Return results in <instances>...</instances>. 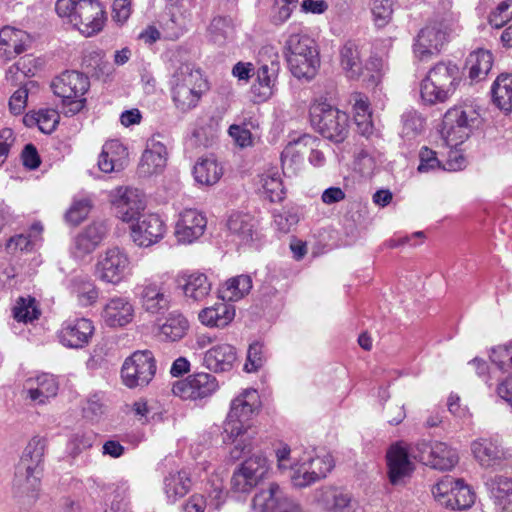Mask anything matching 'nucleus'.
Listing matches in <instances>:
<instances>
[{
    "instance_id": "nucleus-20",
    "label": "nucleus",
    "mask_w": 512,
    "mask_h": 512,
    "mask_svg": "<svg viewBox=\"0 0 512 512\" xmlns=\"http://www.w3.org/2000/svg\"><path fill=\"white\" fill-rule=\"evenodd\" d=\"M386 461L388 478L393 485L402 483L414 470L413 463L409 459V449L402 441L389 447L386 453Z\"/></svg>"
},
{
    "instance_id": "nucleus-18",
    "label": "nucleus",
    "mask_w": 512,
    "mask_h": 512,
    "mask_svg": "<svg viewBox=\"0 0 512 512\" xmlns=\"http://www.w3.org/2000/svg\"><path fill=\"white\" fill-rule=\"evenodd\" d=\"M166 232V225L158 214L142 215L131 225L133 242L140 247H150L158 243Z\"/></svg>"
},
{
    "instance_id": "nucleus-53",
    "label": "nucleus",
    "mask_w": 512,
    "mask_h": 512,
    "mask_svg": "<svg viewBox=\"0 0 512 512\" xmlns=\"http://www.w3.org/2000/svg\"><path fill=\"white\" fill-rule=\"evenodd\" d=\"M302 458L304 459V461L307 462V465L312 470V472H323L320 475H315L317 480L326 477V475L334 467L333 459L330 455H326L323 457H312L310 454L304 453V456Z\"/></svg>"
},
{
    "instance_id": "nucleus-49",
    "label": "nucleus",
    "mask_w": 512,
    "mask_h": 512,
    "mask_svg": "<svg viewBox=\"0 0 512 512\" xmlns=\"http://www.w3.org/2000/svg\"><path fill=\"white\" fill-rule=\"evenodd\" d=\"M261 182L263 192L270 202H280L284 199L285 189L277 173L263 175Z\"/></svg>"
},
{
    "instance_id": "nucleus-59",
    "label": "nucleus",
    "mask_w": 512,
    "mask_h": 512,
    "mask_svg": "<svg viewBox=\"0 0 512 512\" xmlns=\"http://www.w3.org/2000/svg\"><path fill=\"white\" fill-rule=\"evenodd\" d=\"M372 15L377 26H385L392 16V8L389 0H375L372 7Z\"/></svg>"
},
{
    "instance_id": "nucleus-41",
    "label": "nucleus",
    "mask_w": 512,
    "mask_h": 512,
    "mask_svg": "<svg viewBox=\"0 0 512 512\" xmlns=\"http://www.w3.org/2000/svg\"><path fill=\"white\" fill-rule=\"evenodd\" d=\"M252 288V279L248 275H238L228 279L219 290L220 298L229 302L238 301Z\"/></svg>"
},
{
    "instance_id": "nucleus-11",
    "label": "nucleus",
    "mask_w": 512,
    "mask_h": 512,
    "mask_svg": "<svg viewBox=\"0 0 512 512\" xmlns=\"http://www.w3.org/2000/svg\"><path fill=\"white\" fill-rule=\"evenodd\" d=\"M474 115L475 111L472 108L463 106H454L446 111L442 120L441 135L449 146L460 145L469 137Z\"/></svg>"
},
{
    "instance_id": "nucleus-15",
    "label": "nucleus",
    "mask_w": 512,
    "mask_h": 512,
    "mask_svg": "<svg viewBox=\"0 0 512 512\" xmlns=\"http://www.w3.org/2000/svg\"><path fill=\"white\" fill-rule=\"evenodd\" d=\"M94 331L92 320L85 317H70L61 324L57 337L63 346L78 349L89 344Z\"/></svg>"
},
{
    "instance_id": "nucleus-6",
    "label": "nucleus",
    "mask_w": 512,
    "mask_h": 512,
    "mask_svg": "<svg viewBox=\"0 0 512 512\" xmlns=\"http://www.w3.org/2000/svg\"><path fill=\"white\" fill-rule=\"evenodd\" d=\"M312 127L324 138L342 143L349 134V115L326 98L315 99L309 108Z\"/></svg>"
},
{
    "instance_id": "nucleus-62",
    "label": "nucleus",
    "mask_w": 512,
    "mask_h": 512,
    "mask_svg": "<svg viewBox=\"0 0 512 512\" xmlns=\"http://www.w3.org/2000/svg\"><path fill=\"white\" fill-rule=\"evenodd\" d=\"M96 434L93 431H78L73 434L71 443L76 453L89 449L93 446Z\"/></svg>"
},
{
    "instance_id": "nucleus-30",
    "label": "nucleus",
    "mask_w": 512,
    "mask_h": 512,
    "mask_svg": "<svg viewBox=\"0 0 512 512\" xmlns=\"http://www.w3.org/2000/svg\"><path fill=\"white\" fill-rule=\"evenodd\" d=\"M234 317L235 307L222 299L212 306L205 307L198 314L199 321L203 325L217 328L226 327Z\"/></svg>"
},
{
    "instance_id": "nucleus-58",
    "label": "nucleus",
    "mask_w": 512,
    "mask_h": 512,
    "mask_svg": "<svg viewBox=\"0 0 512 512\" xmlns=\"http://www.w3.org/2000/svg\"><path fill=\"white\" fill-rule=\"evenodd\" d=\"M353 101V111L355 118L362 119V122L368 121L371 117L370 102L366 95L361 92H354L351 95Z\"/></svg>"
},
{
    "instance_id": "nucleus-10",
    "label": "nucleus",
    "mask_w": 512,
    "mask_h": 512,
    "mask_svg": "<svg viewBox=\"0 0 512 512\" xmlns=\"http://www.w3.org/2000/svg\"><path fill=\"white\" fill-rule=\"evenodd\" d=\"M412 453L421 463L442 471L452 469L459 460L455 449L437 440L417 442Z\"/></svg>"
},
{
    "instance_id": "nucleus-37",
    "label": "nucleus",
    "mask_w": 512,
    "mask_h": 512,
    "mask_svg": "<svg viewBox=\"0 0 512 512\" xmlns=\"http://www.w3.org/2000/svg\"><path fill=\"white\" fill-rule=\"evenodd\" d=\"M71 294L80 307L93 306L99 299V289L95 283L85 277H75L71 281Z\"/></svg>"
},
{
    "instance_id": "nucleus-39",
    "label": "nucleus",
    "mask_w": 512,
    "mask_h": 512,
    "mask_svg": "<svg viewBox=\"0 0 512 512\" xmlns=\"http://www.w3.org/2000/svg\"><path fill=\"white\" fill-rule=\"evenodd\" d=\"M193 175L197 183L212 186L221 179L223 168L215 159L202 158L194 165Z\"/></svg>"
},
{
    "instance_id": "nucleus-63",
    "label": "nucleus",
    "mask_w": 512,
    "mask_h": 512,
    "mask_svg": "<svg viewBox=\"0 0 512 512\" xmlns=\"http://www.w3.org/2000/svg\"><path fill=\"white\" fill-rule=\"evenodd\" d=\"M506 4H498L497 7L490 12L488 16V23L491 27L500 29L504 27L509 21L512 20V13L506 14Z\"/></svg>"
},
{
    "instance_id": "nucleus-54",
    "label": "nucleus",
    "mask_w": 512,
    "mask_h": 512,
    "mask_svg": "<svg viewBox=\"0 0 512 512\" xmlns=\"http://www.w3.org/2000/svg\"><path fill=\"white\" fill-rule=\"evenodd\" d=\"M91 210V203L87 199L75 201L67 211L65 217L67 222L77 226L84 221Z\"/></svg>"
},
{
    "instance_id": "nucleus-23",
    "label": "nucleus",
    "mask_w": 512,
    "mask_h": 512,
    "mask_svg": "<svg viewBox=\"0 0 512 512\" xmlns=\"http://www.w3.org/2000/svg\"><path fill=\"white\" fill-rule=\"evenodd\" d=\"M206 217L196 209H185L176 223L175 234L182 243H192L203 235Z\"/></svg>"
},
{
    "instance_id": "nucleus-35",
    "label": "nucleus",
    "mask_w": 512,
    "mask_h": 512,
    "mask_svg": "<svg viewBox=\"0 0 512 512\" xmlns=\"http://www.w3.org/2000/svg\"><path fill=\"white\" fill-rule=\"evenodd\" d=\"M493 65V55L485 49H478L469 54L466 60L469 78L481 81L486 78Z\"/></svg>"
},
{
    "instance_id": "nucleus-16",
    "label": "nucleus",
    "mask_w": 512,
    "mask_h": 512,
    "mask_svg": "<svg viewBox=\"0 0 512 512\" xmlns=\"http://www.w3.org/2000/svg\"><path fill=\"white\" fill-rule=\"evenodd\" d=\"M129 258L119 248L108 249L96 264L99 280L117 285L121 283L129 270Z\"/></svg>"
},
{
    "instance_id": "nucleus-25",
    "label": "nucleus",
    "mask_w": 512,
    "mask_h": 512,
    "mask_svg": "<svg viewBox=\"0 0 512 512\" xmlns=\"http://www.w3.org/2000/svg\"><path fill=\"white\" fill-rule=\"evenodd\" d=\"M25 388L28 398L32 402L42 405L57 395L59 383L54 375L42 373L35 378L27 379Z\"/></svg>"
},
{
    "instance_id": "nucleus-19",
    "label": "nucleus",
    "mask_w": 512,
    "mask_h": 512,
    "mask_svg": "<svg viewBox=\"0 0 512 512\" xmlns=\"http://www.w3.org/2000/svg\"><path fill=\"white\" fill-rule=\"evenodd\" d=\"M471 451L475 460L483 468L502 465L509 457L508 451L492 437H481L471 443Z\"/></svg>"
},
{
    "instance_id": "nucleus-26",
    "label": "nucleus",
    "mask_w": 512,
    "mask_h": 512,
    "mask_svg": "<svg viewBox=\"0 0 512 512\" xmlns=\"http://www.w3.org/2000/svg\"><path fill=\"white\" fill-rule=\"evenodd\" d=\"M236 358L237 353L234 346L220 343L204 353L202 365L215 373L226 372L232 369Z\"/></svg>"
},
{
    "instance_id": "nucleus-47",
    "label": "nucleus",
    "mask_w": 512,
    "mask_h": 512,
    "mask_svg": "<svg viewBox=\"0 0 512 512\" xmlns=\"http://www.w3.org/2000/svg\"><path fill=\"white\" fill-rule=\"evenodd\" d=\"M257 484L269 470L268 460L262 454H255L246 459L240 466Z\"/></svg>"
},
{
    "instance_id": "nucleus-2",
    "label": "nucleus",
    "mask_w": 512,
    "mask_h": 512,
    "mask_svg": "<svg viewBox=\"0 0 512 512\" xmlns=\"http://www.w3.org/2000/svg\"><path fill=\"white\" fill-rule=\"evenodd\" d=\"M259 403L258 393L254 389L244 390L231 402L230 411L223 426V441L237 442L230 452L233 459H239L246 450L251 449V444L245 443V435L251 428L248 422L258 410ZM247 438L251 437L247 436Z\"/></svg>"
},
{
    "instance_id": "nucleus-32",
    "label": "nucleus",
    "mask_w": 512,
    "mask_h": 512,
    "mask_svg": "<svg viewBox=\"0 0 512 512\" xmlns=\"http://www.w3.org/2000/svg\"><path fill=\"white\" fill-rule=\"evenodd\" d=\"M60 121V115L56 109L41 108L37 111H30L23 117V123L26 127H38L45 134L52 133Z\"/></svg>"
},
{
    "instance_id": "nucleus-8",
    "label": "nucleus",
    "mask_w": 512,
    "mask_h": 512,
    "mask_svg": "<svg viewBox=\"0 0 512 512\" xmlns=\"http://www.w3.org/2000/svg\"><path fill=\"white\" fill-rule=\"evenodd\" d=\"M51 88L60 98L64 113L74 116L86 106L85 94L90 88V80L81 72L67 70L53 79Z\"/></svg>"
},
{
    "instance_id": "nucleus-60",
    "label": "nucleus",
    "mask_w": 512,
    "mask_h": 512,
    "mask_svg": "<svg viewBox=\"0 0 512 512\" xmlns=\"http://www.w3.org/2000/svg\"><path fill=\"white\" fill-rule=\"evenodd\" d=\"M16 142V136L11 128H0V167L9 157L11 148Z\"/></svg>"
},
{
    "instance_id": "nucleus-22",
    "label": "nucleus",
    "mask_w": 512,
    "mask_h": 512,
    "mask_svg": "<svg viewBox=\"0 0 512 512\" xmlns=\"http://www.w3.org/2000/svg\"><path fill=\"white\" fill-rule=\"evenodd\" d=\"M168 152L166 146L156 137L148 140L146 149L144 150L138 172L142 176H152L160 174L167 165Z\"/></svg>"
},
{
    "instance_id": "nucleus-12",
    "label": "nucleus",
    "mask_w": 512,
    "mask_h": 512,
    "mask_svg": "<svg viewBox=\"0 0 512 512\" xmlns=\"http://www.w3.org/2000/svg\"><path fill=\"white\" fill-rule=\"evenodd\" d=\"M218 388V380L214 375L198 372L176 381L172 386V393L182 400L196 401L212 396Z\"/></svg>"
},
{
    "instance_id": "nucleus-14",
    "label": "nucleus",
    "mask_w": 512,
    "mask_h": 512,
    "mask_svg": "<svg viewBox=\"0 0 512 512\" xmlns=\"http://www.w3.org/2000/svg\"><path fill=\"white\" fill-rule=\"evenodd\" d=\"M138 295L141 308L151 315L163 314L170 307L169 287L162 277L146 280Z\"/></svg>"
},
{
    "instance_id": "nucleus-52",
    "label": "nucleus",
    "mask_w": 512,
    "mask_h": 512,
    "mask_svg": "<svg viewBox=\"0 0 512 512\" xmlns=\"http://www.w3.org/2000/svg\"><path fill=\"white\" fill-rule=\"evenodd\" d=\"M265 361L264 345L260 342L252 343L248 348L245 370L247 372H256L264 365Z\"/></svg>"
},
{
    "instance_id": "nucleus-29",
    "label": "nucleus",
    "mask_w": 512,
    "mask_h": 512,
    "mask_svg": "<svg viewBox=\"0 0 512 512\" xmlns=\"http://www.w3.org/2000/svg\"><path fill=\"white\" fill-rule=\"evenodd\" d=\"M128 160L127 148L117 139L106 141L99 155L98 166L102 172L111 173L123 169Z\"/></svg>"
},
{
    "instance_id": "nucleus-13",
    "label": "nucleus",
    "mask_w": 512,
    "mask_h": 512,
    "mask_svg": "<svg viewBox=\"0 0 512 512\" xmlns=\"http://www.w3.org/2000/svg\"><path fill=\"white\" fill-rule=\"evenodd\" d=\"M252 508L257 512H302L300 505L287 497L277 483H270L267 489L256 493Z\"/></svg>"
},
{
    "instance_id": "nucleus-17",
    "label": "nucleus",
    "mask_w": 512,
    "mask_h": 512,
    "mask_svg": "<svg viewBox=\"0 0 512 512\" xmlns=\"http://www.w3.org/2000/svg\"><path fill=\"white\" fill-rule=\"evenodd\" d=\"M447 42V32L440 23H431L423 27L413 44V52L420 61L439 53Z\"/></svg>"
},
{
    "instance_id": "nucleus-33",
    "label": "nucleus",
    "mask_w": 512,
    "mask_h": 512,
    "mask_svg": "<svg viewBox=\"0 0 512 512\" xmlns=\"http://www.w3.org/2000/svg\"><path fill=\"white\" fill-rule=\"evenodd\" d=\"M116 214L124 222H130L140 218V212L145 209L144 201L136 191L127 189L115 202Z\"/></svg>"
},
{
    "instance_id": "nucleus-50",
    "label": "nucleus",
    "mask_w": 512,
    "mask_h": 512,
    "mask_svg": "<svg viewBox=\"0 0 512 512\" xmlns=\"http://www.w3.org/2000/svg\"><path fill=\"white\" fill-rule=\"evenodd\" d=\"M489 358L503 372L512 369V342L492 348Z\"/></svg>"
},
{
    "instance_id": "nucleus-36",
    "label": "nucleus",
    "mask_w": 512,
    "mask_h": 512,
    "mask_svg": "<svg viewBox=\"0 0 512 512\" xmlns=\"http://www.w3.org/2000/svg\"><path fill=\"white\" fill-rule=\"evenodd\" d=\"M493 103L505 113L512 112V74H500L491 87Z\"/></svg>"
},
{
    "instance_id": "nucleus-61",
    "label": "nucleus",
    "mask_w": 512,
    "mask_h": 512,
    "mask_svg": "<svg viewBox=\"0 0 512 512\" xmlns=\"http://www.w3.org/2000/svg\"><path fill=\"white\" fill-rule=\"evenodd\" d=\"M31 70L26 69V61L21 58L16 63L11 65L6 71L5 79L12 85H16L18 82L22 83L24 79L29 75Z\"/></svg>"
},
{
    "instance_id": "nucleus-55",
    "label": "nucleus",
    "mask_w": 512,
    "mask_h": 512,
    "mask_svg": "<svg viewBox=\"0 0 512 512\" xmlns=\"http://www.w3.org/2000/svg\"><path fill=\"white\" fill-rule=\"evenodd\" d=\"M456 482L457 479L450 475L443 476L432 488L434 497L439 502L446 504V501L449 500L453 493Z\"/></svg>"
},
{
    "instance_id": "nucleus-7",
    "label": "nucleus",
    "mask_w": 512,
    "mask_h": 512,
    "mask_svg": "<svg viewBox=\"0 0 512 512\" xmlns=\"http://www.w3.org/2000/svg\"><path fill=\"white\" fill-rule=\"evenodd\" d=\"M285 55L291 73L296 78L311 79L320 65L315 41L306 34H291L285 43Z\"/></svg>"
},
{
    "instance_id": "nucleus-44",
    "label": "nucleus",
    "mask_w": 512,
    "mask_h": 512,
    "mask_svg": "<svg viewBox=\"0 0 512 512\" xmlns=\"http://www.w3.org/2000/svg\"><path fill=\"white\" fill-rule=\"evenodd\" d=\"M475 502V493L462 479H457L456 486L446 505L451 509L464 510L470 508Z\"/></svg>"
},
{
    "instance_id": "nucleus-3",
    "label": "nucleus",
    "mask_w": 512,
    "mask_h": 512,
    "mask_svg": "<svg viewBox=\"0 0 512 512\" xmlns=\"http://www.w3.org/2000/svg\"><path fill=\"white\" fill-rule=\"evenodd\" d=\"M47 441L35 436L27 444L16 467L13 488L20 496L31 499L38 497L43 473V458Z\"/></svg>"
},
{
    "instance_id": "nucleus-51",
    "label": "nucleus",
    "mask_w": 512,
    "mask_h": 512,
    "mask_svg": "<svg viewBox=\"0 0 512 512\" xmlns=\"http://www.w3.org/2000/svg\"><path fill=\"white\" fill-rule=\"evenodd\" d=\"M419 173H428L436 170H443V163L438 159L437 152L427 146H423L419 151Z\"/></svg>"
},
{
    "instance_id": "nucleus-45",
    "label": "nucleus",
    "mask_w": 512,
    "mask_h": 512,
    "mask_svg": "<svg viewBox=\"0 0 512 512\" xmlns=\"http://www.w3.org/2000/svg\"><path fill=\"white\" fill-rule=\"evenodd\" d=\"M258 127L256 121L252 118H245L241 124H232L228 129V134L240 148L253 146V136L251 129Z\"/></svg>"
},
{
    "instance_id": "nucleus-64",
    "label": "nucleus",
    "mask_w": 512,
    "mask_h": 512,
    "mask_svg": "<svg viewBox=\"0 0 512 512\" xmlns=\"http://www.w3.org/2000/svg\"><path fill=\"white\" fill-rule=\"evenodd\" d=\"M28 90L26 87L17 89L9 99V109L14 115H20L27 106Z\"/></svg>"
},
{
    "instance_id": "nucleus-24",
    "label": "nucleus",
    "mask_w": 512,
    "mask_h": 512,
    "mask_svg": "<svg viewBox=\"0 0 512 512\" xmlns=\"http://www.w3.org/2000/svg\"><path fill=\"white\" fill-rule=\"evenodd\" d=\"M315 502L326 512H353L351 495L339 487H323L315 493Z\"/></svg>"
},
{
    "instance_id": "nucleus-38",
    "label": "nucleus",
    "mask_w": 512,
    "mask_h": 512,
    "mask_svg": "<svg viewBox=\"0 0 512 512\" xmlns=\"http://www.w3.org/2000/svg\"><path fill=\"white\" fill-rule=\"evenodd\" d=\"M278 70L277 63L271 62V65L262 64L256 71V81L252 89L260 101L267 100L273 94V87Z\"/></svg>"
},
{
    "instance_id": "nucleus-43",
    "label": "nucleus",
    "mask_w": 512,
    "mask_h": 512,
    "mask_svg": "<svg viewBox=\"0 0 512 512\" xmlns=\"http://www.w3.org/2000/svg\"><path fill=\"white\" fill-rule=\"evenodd\" d=\"M12 311L14 319L23 323L37 320L41 315L36 299L31 296L19 297Z\"/></svg>"
},
{
    "instance_id": "nucleus-40",
    "label": "nucleus",
    "mask_w": 512,
    "mask_h": 512,
    "mask_svg": "<svg viewBox=\"0 0 512 512\" xmlns=\"http://www.w3.org/2000/svg\"><path fill=\"white\" fill-rule=\"evenodd\" d=\"M189 327V321L183 314L171 312L160 326L159 334L167 341L176 342L187 334Z\"/></svg>"
},
{
    "instance_id": "nucleus-56",
    "label": "nucleus",
    "mask_w": 512,
    "mask_h": 512,
    "mask_svg": "<svg viewBox=\"0 0 512 512\" xmlns=\"http://www.w3.org/2000/svg\"><path fill=\"white\" fill-rule=\"evenodd\" d=\"M302 457L299 455L297 448L291 449L287 444H283L276 450V458L280 470L290 469L294 462H298Z\"/></svg>"
},
{
    "instance_id": "nucleus-28",
    "label": "nucleus",
    "mask_w": 512,
    "mask_h": 512,
    "mask_svg": "<svg viewBox=\"0 0 512 512\" xmlns=\"http://www.w3.org/2000/svg\"><path fill=\"white\" fill-rule=\"evenodd\" d=\"M102 318L109 327H123L134 318V307L125 297H113L103 308Z\"/></svg>"
},
{
    "instance_id": "nucleus-31",
    "label": "nucleus",
    "mask_w": 512,
    "mask_h": 512,
    "mask_svg": "<svg viewBox=\"0 0 512 512\" xmlns=\"http://www.w3.org/2000/svg\"><path fill=\"white\" fill-rule=\"evenodd\" d=\"M105 234L106 228L102 223H93L87 226L75 238V254L82 257L93 252Z\"/></svg>"
},
{
    "instance_id": "nucleus-27",
    "label": "nucleus",
    "mask_w": 512,
    "mask_h": 512,
    "mask_svg": "<svg viewBox=\"0 0 512 512\" xmlns=\"http://www.w3.org/2000/svg\"><path fill=\"white\" fill-rule=\"evenodd\" d=\"M30 41V35L27 32L10 26L3 27L0 30V56L11 60L23 53Z\"/></svg>"
},
{
    "instance_id": "nucleus-42",
    "label": "nucleus",
    "mask_w": 512,
    "mask_h": 512,
    "mask_svg": "<svg viewBox=\"0 0 512 512\" xmlns=\"http://www.w3.org/2000/svg\"><path fill=\"white\" fill-rule=\"evenodd\" d=\"M491 494L495 504L506 510L512 505V478L496 476L491 483Z\"/></svg>"
},
{
    "instance_id": "nucleus-21",
    "label": "nucleus",
    "mask_w": 512,
    "mask_h": 512,
    "mask_svg": "<svg viewBox=\"0 0 512 512\" xmlns=\"http://www.w3.org/2000/svg\"><path fill=\"white\" fill-rule=\"evenodd\" d=\"M177 285L181 288L188 302L204 301L212 291V281L208 275L200 271L183 272L177 277Z\"/></svg>"
},
{
    "instance_id": "nucleus-1",
    "label": "nucleus",
    "mask_w": 512,
    "mask_h": 512,
    "mask_svg": "<svg viewBox=\"0 0 512 512\" xmlns=\"http://www.w3.org/2000/svg\"><path fill=\"white\" fill-rule=\"evenodd\" d=\"M170 97L174 108L187 114L196 109L210 86L202 69L192 62L181 63L169 81Z\"/></svg>"
},
{
    "instance_id": "nucleus-57",
    "label": "nucleus",
    "mask_w": 512,
    "mask_h": 512,
    "mask_svg": "<svg viewBox=\"0 0 512 512\" xmlns=\"http://www.w3.org/2000/svg\"><path fill=\"white\" fill-rule=\"evenodd\" d=\"M257 485L241 467L234 471L231 478V488L234 492L247 493Z\"/></svg>"
},
{
    "instance_id": "nucleus-34",
    "label": "nucleus",
    "mask_w": 512,
    "mask_h": 512,
    "mask_svg": "<svg viewBox=\"0 0 512 512\" xmlns=\"http://www.w3.org/2000/svg\"><path fill=\"white\" fill-rule=\"evenodd\" d=\"M340 64L349 79L357 80L363 74V64L358 45L347 41L340 49Z\"/></svg>"
},
{
    "instance_id": "nucleus-5",
    "label": "nucleus",
    "mask_w": 512,
    "mask_h": 512,
    "mask_svg": "<svg viewBox=\"0 0 512 512\" xmlns=\"http://www.w3.org/2000/svg\"><path fill=\"white\" fill-rule=\"evenodd\" d=\"M55 10L86 37L99 33L106 20L104 7L98 0H56Z\"/></svg>"
},
{
    "instance_id": "nucleus-4",
    "label": "nucleus",
    "mask_w": 512,
    "mask_h": 512,
    "mask_svg": "<svg viewBox=\"0 0 512 512\" xmlns=\"http://www.w3.org/2000/svg\"><path fill=\"white\" fill-rule=\"evenodd\" d=\"M462 80L459 66L453 61H439L421 82V98L428 104L444 103L457 90Z\"/></svg>"
},
{
    "instance_id": "nucleus-46",
    "label": "nucleus",
    "mask_w": 512,
    "mask_h": 512,
    "mask_svg": "<svg viewBox=\"0 0 512 512\" xmlns=\"http://www.w3.org/2000/svg\"><path fill=\"white\" fill-rule=\"evenodd\" d=\"M229 231L237 235L242 242L248 243L253 240L254 225L247 215L234 214L227 222Z\"/></svg>"
},
{
    "instance_id": "nucleus-48",
    "label": "nucleus",
    "mask_w": 512,
    "mask_h": 512,
    "mask_svg": "<svg viewBox=\"0 0 512 512\" xmlns=\"http://www.w3.org/2000/svg\"><path fill=\"white\" fill-rule=\"evenodd\" d=\"M290 469L293 470V474L291 475L293 485L300 488L309 486L318 481L315 475L323 473L320 471L312 472L303 458H300L298 462H294V465Z\"/></svg>"
},
{
    "instance_id": "nucleus-9",
    "label": "nucleus",
    "mask_w": 512,
    "mask_h": 512,
    "mask_svg": "<svg viewBox=\"0 0 512 512\" xmlns=\"http://www.w3.org/2000/svg\"><path fill=\"white\" fill-rule=\"evenodd\" d=\"M156 370V359L150 350L135 351L122 365V382L130 389L143 388L153 380Z\"/></svg>"
}]
</instances>
